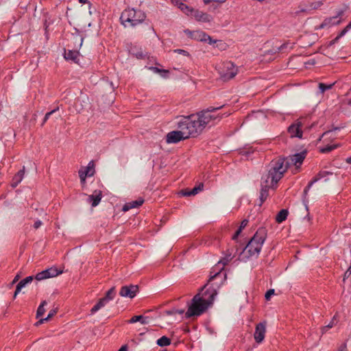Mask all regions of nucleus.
Masks as SVG:
<instances>
[{
  "instance_id": "nucleus-1",
  "label": "nucleus",
  "mask_w": 351,
  "mask_h": 351,
  "mask_svg": "<svg viewBox=\"0 0 351 351\" xmlns=\"http://www.w3.org/2000/svg\"><path fill=\"white\" fill-rule=\"evenodd\" d=\"M306 155V152H301L290 156L286 159L280 158L276 160H272L268 172V178H271V184H277L291 165H293L297 167H300L303 162Z\"/></svg>"
},
{
  "instance_id": "nucleus-2",
  "label": "nucleus",
  "mask_w": 351,
  "mask_h": 351,
  "mask_svg": "<svg viewBox=\"0 0 351 351\" xmlns=\"http://www.w3.org/2000/svg\"><path fill=\"white\" fill-rule=\"evenodd\" d=\"M206 286L205 285L202 289L201 292L196 294L192 299L191 304L185 313L186 318L201 315L213 304L214 297L217 295V291L214 287H212L211 290L207 289L204 291Z\"/></svg>"
},
{
  "instance_id": "nucleus-3",
  "label": "nucleus",
  "mask_w": 351,
  "mask_h": 351,
  "mask_svg": "<svg viewBox=\"0 0 351 351\" xmlns=\"http://www.w3.org/2000/svg\"><path fill=\"white\" fill-rule=\"evenodd\" d=\"M266 237L267 230L265 228H258L253 237L239 253V259L242 261H246L250 257H257L261 252Z\"/></svg>"
},
{
  "instance_id": "nucleus-4",
  "label": "nucleus",
  "mask_w": 351,
  "mask_h": 351,
  "mask_svg": "<svg viewBox=\"0 0 351 351\" xmlns=\"http://www.w3.org/2000/svg\"><path fill=\"white\" fill-rule=\"evenodd\" d=\"M146 19L145 13L141 10L125 9L121 14L120 21L125 27H136Z\"/></svg>"
},
{
  "instance_id": "nucleus-5",
  "label": "nucleus",
  "mask_w": 351,
  "mask_h": 351,
  "mask_svg": "<svg viewBox=\"0 0 351 351\" xmlns=\"http://www.w3.org/2000/svg\"><path fill=\"white\" fill-rule=\"evenodd\" d=\"M234 256H232L231 253L226 254L223 258H222L217 264H216L210 271V278L208 280V283L219 279V283L216 282V286H219L223 283V282L226 279V274L222 272L224 269V267L232 261Z\"/></svg>"
},
{
  "instance_id": "nucleus-6",
  "label": "nucleus",
  "mask_w": 351,
  "mask_h": 351,
  "mask_svg": "<svg viewBox=\"0 0 351 351\" xmlns=\"http://www.w3.org/2000/svg\"><path fill=\"white\" fill-rule=\"evenodd\" d=\"M223 106L219 107H209L206 110H202L199 112H197L196 116L197 117L199 121L202 123V124L206 128L207 125H208L210 122L215 121V120L219 121L223 116L228 117L230 113H224L221 115L219 114H213L216 110L221 108Z\"/></svg>"
},
{
  "instance_id": "nucleus-7",
  "label": "nucleus",
  "mask_w": 351,
  "mask_h": 351,
  "mask_svg": "<svg viewBox=\"0 0 351 351\" xmlns=\"http://www.w3.org/2000/svg\"><path fill=\"white\" fill-rule=\"evenodd\" d=\"M221 78L223 81H228L232 79L238 73V69L232 62H223L219 71Z\"/></svg>"
},
{
  "instance_id": "nucleus-8",
  "label": "nucleus",
  "mask_w": 351,
  "mask_h": 351,
  "mask_svg": "<svg viewBox=\"0 0 351 351\" xmlns=\"http://www.w3.org/2000/svg\"><path fill=\"white\" fill-rule=\"evenodd\" d=\"M178 128L182 130L186 138L195 137L191 120L189 116L184 117L178 122Z\"/></svg>"
},
{
  "instance_id": "nucleus-9",
  "label": "nucleus",
  "mask_w": 351,
  "mask_h": 351,
  "mask_svg": "<svg viewBox=\"0 0 351 351\" xmlns=\"http://www.w3.org/2000/svg\"><path fill=\"white\" fill-rule=\"evenodd\" d=\"M332 172H330V171H319L317 173V175L316 176H315L311 180V181L309 182V183L308 184L306 187L304 189V193H303L304 201L306 198V196L308 195V192L309 189H311V187L313 186V184L314 183L317 182V181H319V180H320L322 179H324V181H327L328 180V176H330V175H332Z\"/></svg>"
},
{
  "instance_id": "nucleus-10",
  "label": "nucleus",
  "mask_w": 351,
  "mask_h": 351,
  "mask_svg": "<svg viewBox=\"0 0 351 351\" xmlns=\"http://www.w3.org/2000/svg\"><path fill=\"white\" fill-rule=\"evenodd\" d=\"M138 291V286L130 285L123 286L119 291V295L123 298H134Z\"/></svg>"
},
{
  "instance_id": "nucleus-11",
  "label": "nucleus",
  "mask_w": 351,
  "mask_h": 351,
  "mask_svg": "<svg viewBox=\"0 0 351 351\" xmlns=\"http://www.w3.org/2000/svg\"><path fill=\"white\" fill-rule=\"evenodd\" d=\"M303 124L300 120H297L292 123L287 129L288 133L291 138L298 137L301 138L302 137V127Z\"/></svg>"
},
{
  "instance_id": "nucleus-12",
  "label": "nucleus",
  "mask_w": 351,
  "mask_h": 351,
  "mask_svg": "<svg viewBox=\"0 0 351 351\" xmlns=\"http://www.w3.org/2000/svg\"><path fill=\"white\" fill-rule=\"evenodd\" d=\"M60 274H62V271L58 270V269L56 267H51L38 273L36 275L35 278L37 280H42L49 278L57 276Z\"/></svg>"
},
{
  "instance_id": "nucleus-13",
  "label": "nucleus",
  "mask_w": 351,
  "mask_h": 351,
  "mask_svg": "<svg viewBox=\"0 0 351 351\" xmlns=\"http://www.w3.org/2000/svg\"><path fill=\"white\" fill-rule=\"evenodd\" d=\"M186 139L181 130L169 132L166 136L167 143H177L182 140Z\"/></svg>"
},
{
  "instance_id": "nucleus-14",
  "label": "nucleus",
  "mask_w": 351,
  "mask_h": 351,
  "mask_svg": "<svg viewBox=\"0 0 351 351\" xmlns=\"http://www.w3.org/2000/svg\"><path fill=\"white\" fill-rule=\"evenodd\" d=\"M344 12L345 10H339L337 11L335 16L324 19L321 24V27L324 28L325 27L339 24L341 23V19H339V18H341L343 15Z\"/></svg>"
},
{
  "instance_id": "nucleus-15",
  "label": "nucleus",
  "mask_w": 351,
  "mask_h": 351,
  "mask_svg": "<svg viewBox=\"0 0 351 351\" xmlns=\"http://www.w3.org/2000/svg\"><path fill=\"white\" fill-rule=\"evenodd\" d=\"M266 326L265 323L261 322L256 326L254 337L256 343H261L265 338Z\"/></svg>"
},
{
  "instance_id": "nucleus-16",
  "label": "nucleus",
  "mask_w": 351,
  "mask_h": 351,
  "mask_svg": "<svg viewBox=\"0 0 351 351\" xmlns=\"http://www.w3.org/2000/svg\"><path fill=\"white\" fill-rule=\"evenodd\" d=\"M266 184L265 185H261V189L260 191V204L259 206H261L263 203L266 200L269 195V189L270 186H273L275 184H271V178H267L265 180Z\"/></svg>"
},
{
  "instance_id": "nucleus-17",
  "label": "nucleus",
  "mask_w": 351,
  "mask_h": 351,
  "mask_svg": "<svg viewBox=\"0 0 351 351\" xmlns=\"http://www.w3.org/2000/svg\"><path fill=\"white\" fill-rule=\"evenodd\" d=\"M190 119L191 120V123L193 128V132L195 134V137L199 135L205 127L202 124V123L199 121L197 117L195 114H191L189 116Z\"/></svg>"
},
{
  "instance_id": "nucleus-18",
  "label": "nucleus",
  "mask_w": 351,
  "mask_h": 351,
  "mask_svg": "<svg viewBox=\"0 0 351 351\" xmlns=\"http://www.w3.org/2000/svg\"><path fill=\"white\" fill-rule=\"evenodd\" d=\"M192 16L196 21L202 23H210L213 20L211 15L198 10H194Z\"/></svg>"
},
{
  "instance_id": "nucleus-19",
  "label": "nucleus",
  "mask_w": 351,
  "mask_h": 351,
  "mask_svg": "<svg viewBox=\"0 0 351 351\" xmlns=\"http://www.w3.org/2000/svg\"><path fill=\"white\" fill-rule=\"evenodd\" d=\"M293 43L290 42H285V43L282 44L280 46H276L274 47L272 49L269 51V53L271 54L276 53L279 52H286L287 50H290L293 49Z\"/></svg>"
},
{
  "instance_id": "nucleus-20",
  "label": "nucleus",
  "mask_w": 351,
  "mask_h": 351,
  "mask_svg": "<svg viewBox=\"0 0 351 351\" xmlns=\"http://www.w3.org/2000/svg\"><path fill=\"white\" fill-rule=\"evenodd\" d=\"M102 193L101 191H95L93 195L88 197V201L91 203L92 206H97L101 199Z\"/></svg>"
},
{
  "instance_id": "nucleus-21",
  "label": "nucleus",
  "mask_w": 351,
  "mask_h": 351,
  "mask_svg": "<svg viewBox=\"0 0 351 351\" xmlns=\"http://www.w3.org/2000/svg\"><path fill=\"white\" fill-rule=\"evenodd\" d=\"M143 202H144V200L142 198H138L136 200L128 202L123 206V210L124 212H126L132 208H138L140 206H141L143 204Z\"/></svg>"
},
{
  "instance_id": "nucleus-22",
  "label": "nucleus",
  "mask_w": 351,
  "mask_h": 351,
  "mask_svg": "<svg viewBox=\"0 0 351 351\" xmlns=\"http://www.w3.org/2000/svg\"><path fill=\"white\" fill-rule=\"evenodd\" d=\"M32 280L33 276H28L21 280L16 285V290L14 294V298H16V296L19 294L22 288L25 287V285H27L28 283L32 282Z\"/></svg>"
},
{
  "instance_id": "nucleus-23",
  "label": "nucleus",
  "mask_w": 351,
  "mask_h": 351,
  "mask_svg": "<svg viewBox=\"0 0 351 351\" xmlns=\"http://www.w3.org/2000/svg\"><path fill=\"white\" fill-rule=\"evenodd\" d=\"M203 189V184H199L197 186H195L193 189H185L182 191V194L184 196H191L197 194L199 191Z\"/></svg>"
},
{
  "instance_id": "nucleus-24",
  "label": "nucleus",
  "mask_w": 351,
  "mask_h": 351,
  "mask_svg": "<svg viewBox=\"0 0 351 351\" xmlns=\"http://www.w3.org/2000/svg\"><path fill=\"white\" fill-rule=\"evenodd\" d=\"M25 174V167H23V169L20 170L16 174L14 175L12 179V186L13 187H16L23 180Z\"/></svg>"
},
{
  "instance_id": "nucleus-25",
  "label": "nucleus",
  "mask_w": 351,
  "mask_h": 351,
  "mask_svg": "<svg viewBox=\"0 0 351 351\" xmlns=\"http://www.w3.org/2000/svg\"><path fill=\"white\" fill-rule=\"evenodd\" d=\"M79 52L76 50H68L64 52V58L66 60H71L75 62H77V58L79 56Z\"/></svg>"
},
{
  "instance_id": "nucleus-26",
  "label": "nucleus",
  "mask_w": 351,
  "mask_h": 351,
  "mask_svg": "<svg viewBox=\"0 0 351 351\" xmlns=\"http://www.w3.org/2000/svg\"><path fill=\"white\" fill-rule=\"evenodd\" d=\"M108 302V300L104 297L101 298L99 302L91 308L90 313L91 314H94L97 311H99L102 307L105 306Z\"/></svg>"
},
{
  "instance_id": "nucleus-27",
  "label": "nucleus",
  "mask_w": 351,
  "mask_h": 351,
  "mask_svg": "<svg viewBox=\"0 0 351 351\" xmlns=\"http://www.w3.org/2000/svg\"><path fill=\"white\" fill-rule=\"evenodd\" d=\"M351 29V21L346 25V27L341 31L338 36L330 42V45H334L337 43L340 38L344 36Z\"/></svg>"
},
{
  "instance_id": "nucleus-28",
  "label": "nucleus",
  "mask_w": 351,
  "mask_h": 351,
  "mask_svg": "<svg viewBox=\"0 0 351 351\" xmlns=\"http://www.w3.org/2000/svg\"><path fill=\"white\" fill-rule=\"evenodd\" d=\"M178 7L186 14L192 16L195 10L191 9L187 5L183 3H178V1H176Z\"/></svg>"
},
{
  "instance_id": "nucleus-29",
  "label": "nucleus",
  "mask_w": 351,
  "mask_h": 351,
  "mask_svg": "<svg viewBox=\"0 0 351 351\" xmlns=\"http://www.w3.org/2000/svg\"><path fill=\"white\" fill-rule=\"evenodd\" d=\"M137 322H140L142 324H148L147 317H143V315H135L133 316L129 321L128 323L134 324Z\"/></svg>"
},
{
  "instance_id": "nucleus-30",
  "label": "nucleus",
  "mask_w": 351,
  "mask_h": 351,
  "mask_svg": "<svg viewBox=\"0 0 351 351\" xmlns=\"http://www.w3.org/2000/svg\"><path fill=\"white\" fill-rule=\"evenodd\" d=\"M288 213H289V212L287 209L280 210V211L276 215V221L278 223H282L287 219V217L288 216Z\"/></svg>"
},
{
  "instance_id": "nucleus-31",
  "label": "nucleus",
  "mask_w": 351,
  "mask_h": 351,
  "mask_svg": "<svg viewBox=\"0 0 351 351\" xmlns=\"http://www.w3.org/2000/svg\"><path fill=\"white\" fill-rule=\"evenodd\" d=\"M171 341L169 338L166 336H162L157 340V345L160 347L167 346L171 344Z\"/></svg>"
},
{
  "instance_id": "nucleus-32",
  "label": "nucleus",
  "mask_w": 351,
  "mask_h": 351,
  "mask_svg": "<svg viewBox=\"0 0 351 351\" xmlns=\"http://www.w3.org/2000/svg\"><path fill=\"white\" fill-rule=\"evenodd\" d=\"M248 223V220L247 219H243L241 223V225H240V227L239 228V229L236 231V232L234 233V234L232 236V239L233 240H236L237 239V237H239V235L240 234V233L241 232L242 230L247 225Z\"/></svg>"
},
{
  "instance_id": "nucleus-33",
  "label": "nucleus",
  "mask_w": 351,
  "mask_h": 351,
  "mask_svg": "<svg viewBox=\"0 0 351 351\" xmlns=\"http://www.w3.org/2000/svg\"><path fill=\"white\" fill-rule=\"evenodd\" d=\"M335 85V83H332L330 84H326L324 83H319L318 87L320 91V93L323 94L326 90L331 89L333 86Z\"/></svg>"
},
{
  "instance_id": "nucleus-34",
  "label": "nucleus",
  "mask_w": 351,
  "mask_h": 351,
  "mask_svg": "<svg viewBox=\"0 0 351 351\" xmlns=\"http://www.w3.org/2000/svg\"><path fill=\"white\" fill-rule=\"evenodd\" d=\"M339 147L338 144H332V145H328L324 147L320 148V152L323 154L328 153L331 152L332 150L337 148Z\"/></svg>"
},
{
  "instance_id": "nucleus-35",
  "label": "nucleus",
  "mask_w": 351,
  "mask_h": 351,
  "mask_svg": "<svg viewBox=\"0 0 351 351\" xmlns=\"http://www.w3.org/2000/svg\"><path fill=\"white\" fill-rule=\"evenodd\" d=\"M47 304V302L43 301L41 304L39 305L37 311H36V317H40L43 315L45 312V306Z\"/></svg>"
},
{
  "instance_id": "nucleus-36",
  "label": "nucleus",
  "mask_w": 351,
  "mask_h": 351,
  "mask_svg": "<svg viewBox=\"0 0 351 351\" xmlns=\"http://www.w3.org/2000/svg\"><path fill=\"white\" fill-rule=\"evenodd\" d=\"M116 295V291L114 287H112L106 293V295L104 296L108 301H110L114 299Z\"/></svg>"
},
{
  "instance_id": "nucleus-37",
  "label": "nucleus",
  "mask_w": 351,
  "mask_h": 351,
  "mask_svg": "<svg viewBox=\"0 0 351 351\" xmlns=\"http://www.w3.org/2000/svg\"><path fill=\"white\" fill-rule=\"evenodd\" d=\"M57 311L55 309H52L50 311V312L49 313L47 317H45V319H40L37 323H36V325H38V324H43L45 321H47L49 320L50 318H51L52 317H53L56 314Z\"/></svg>"
},
{
  "instance_id": "nucleus-38",
  "label": "nucleus",
  "mask_w": 351,
  "mask_h": 351,
  "mask_svg": "<svg viewBox=\"0 0 351 351\" xmlns=\"http://www.w3.org/2000/svg\"><path fill=\"white\" fill-rule=\"evenodd\" d=\"M165 313L167 315H175V314L182 315L184 313V310H183V309L179 310V309L173 308L171 310L167 311Z\"/></svg>"
},
{
  "instance_id": "nucleus-39",
  "label": "nucleus",
  "mask_w": 351,
  "mask_h": 351,
  "mask_svg": "<svg viewBox=\"0 0 351 351\" xmlns=\"http://www.w3.org/2000/svg\"><path fill=\"white\" fill-rule=\"evenodd\" d=\"M323 4H324V1H318L311 2L310 3L309 6L313 10H317L319 8H320Z\"/></svg>"
},
{
  "instance_id": "nucleus-40",
  "label": "nucleus",
  "mask_w": 351,
  "mask_h": 351,
  "mask_svg": "<svg viewBox=\"0 0 351 351\" xmlns=\"http://www.w3.org/2000/svg\"><path fill=\"white\" fill-rule=\"evenodd\" d=\"M59 110V108H58V107H57L56 109H54V110H51V111H50V112H47V113L45 114V117H44V119H43V123H42V124H41V125H44V124L47 121V120L49 119L50 116H51L52 114H53L55 112H56L57 110Z\"/></svg>"
},
{
  "instance_id": "nucleus-41",
  "label": "nucleus",
  "mask_w": 351,
  "mask_h": 351,
  "mask_svg": "<svg viewBox=\"0 0 351 351\" xmlns=\"http://www.w3.org/2000/svg\"><path fill=\"white\" fill-rule=\"evenodd\" d=\"M80 178L82 181H85L87 176H92L93 173L84 172V171H79Z\"/></svg>"
},
{
  "instance_id": "nucleus-42",
  "label": "nucleus",
  "mask_w": 351,
  "mask_h": 351,
  "mask_svg": "<svg viewBox=\"0 0 351 351\" xmlns=\"http://www.w3.org/2000/svg\"><path fill=\"white\" fill-rule=\"evenodd\" d=\"M335 318V317H333L332 320L328 325H326L322 328V333L326 332L328 329L333 327Z\"/></svg>"
},
{
  "instance_id": "nucleus-43",
  "label": "nucleus",
  "mask_w": 351,
  "mask_h": 351,
  "mask_svg": "<svg viewBox=\"0 0 351 351\" xmlns=\"http://www.w3.org/2000/svg\"><path fill=\"white\" fill-rule=\"evenodd\" d=\"M94 165L93 162H90L86 167V169L84 170V172H88V173H93V175L94 174V169H93Z\"/></svg>"
},
{
  "instance_id": "nucleus-44",
  "label": "nucleus",
  "mask_w": 351,
  "mask_h": 351,
  "mask_svg": "<svg viewBox=\"0 0 351 351\" xmlns=\"http://www.w3.org/2000/svg\"><path fill=\"white\" fill-rule=\"evenodd\" d=\"M174 52L180 53V54H182V55L185 56H189V53L187 51H185L184 49H175Z\"/></svg>"
},
{
  "instance_id": "nucleus-45",
  "label": "nucleus",
  "mask_w": 351,
  "mask_h": 351,
  "mask_svg": "<svg viewBox=\"0 0 351 351\" xmlns=\"http://www.w3.org/2000/svg\"><path fill=\"white\" fill-rule=\"evenodd\" d=\"M274 289H269V291H267L266 292V293H265V299H266L267 300H269L270 299L271 296L272 295H274Z\"/></svg>"
},
{
  "instance_id": "nucleus-46",
  "label": "nucleus",
  "mask_w": 351,
  "mask_h": 351,
  "mask_svg": "<svg viewBox=\"0 0 351 351\" xmlns=\"http://www.w3.org/2000/svg\"><path fill=\"white\" fill-rule=\"evenodd\" d=\"M152 69L153 71H154L155 72H157V73H168L169 71L167 70H164V69H160L157 67H152Z\"/></svg>"
},
{
  "instance_id": "nucleus-47",
  "label": "nucleus",
  "mask_w": 351,
  "mask_h": 351,
  "mask_svg": "<svg viewBox=\"0 0 351 351\" xmlns=\"http://www.w3.org/2000/svg\"><path fill=\"white\" fill-rule=\"evenodd\" d=\"M201 34H202L201 40H202V41L207 42L208 38H210V36L206 33L202 32Z\"/></svg>"
},
{
  "instance_id": "nucleus-48",
  "label": "nucleus",
  "mask_w": 351,
  "mask_h": 351,
  "mask_svg": "<svg viewBox=\"0 0 351 351\" xmlns=\"http://www.w3.org/2000/svg\"><path fill=\"white\" fill-rule=\"evenodd\" d=\"M41 225H42V222H41V221H40V220H37V221H35V223H34V228L35 229H38V228H39L41 226Z\"/></svg>"
},
{
  "instance_id": "nucleus-49",
  "label": "nucleus",
  "mask_w": 351,
  "mask_h": 351,
  "mask_svg": "<svg viewBox=\"0 0 351 351\" xmlns=\"http://www.w3.org/2000/svg\"><path fill=\"white\" fill-rule=\"evenodd\" d=\"M351 274V266L347 269L344 274V278H348Z\"/></svg>"
},
{
  "instance_id": "nucleus-50",
  "label": "nucleus",
  "mask_w": 351,
  "mask_h": 351,
  "mask_svg": "<svg viewBox=\"0 0 351 351\" xmlns=\"http://www.w3.org/2000/svg\"><path fill=\"white\" fill-rule=\"evenodd\" d=\"M339 351H346V345L344 343L341 345L339 348Z\"/></svg>"
},
{
  "instance_id": "nucleus-51",
  "label": "nucleus",
  "mask_w": 351,
  "mask_h": 351,
  "mask_svg": "<svg viewBox=\"0 0 351 351\" xmlns=\"http://www.w3.org/2000/svg\"><path fill=\"white\" fill-rule=\"evenodd\" d=\"M128 347L126 345H124L121 347V348L118 351H127Z\"/></svg>"
},
{
  "instance_id": "nucleus-52",
  "label": "nucleus",
  "mask_w": 351,
  "mask_h": 351,
  "mask_svg": "<svg viewBox=\"0 0 351 351\" xmlns=\"http://www.w3.org/2000/svg\"><path fill=\"white\" fill-rule=\"evenodd\" d=\"M19 277H20V276H19V274H18V275H16V276H15V278H14V280H12V284H14L16 281H18V280H19Z\"/></svg>"
},
{
  "instance_id": "nucleus-53",
  "label": "nucleus",
  "mask_w": 351,
  "mask_h": 351,
  "mask_svg": "<svg viewBox=\"0 0 351 351\" xmlns=\"http://www.w3.org/2000/svg\"><path fill=\"white\" fill-rule=\"evenodd\" d=\"M208 42L209 43V44H213L215 43L216 40H213L212 38L210 36V38H208Z\"/></svg>"
},
{
  "instance_id": "nucleus-54",
  "label": "nucleus",
  "mask_w": 351,
  "mask_h": 351,
  "mask_svg": "<svg viewBox=\"0 0 351 351\" xmlns=\"http://www.w3.org/2000/svg\"><path fill=\"white\" fill-rule=\"evenodd\" d=\"M226 1L227 0H213V2H217V3H222L226 2Z\"/></svg>"
},
{
  "instance_id": "nucleus-55",
  "label": "nucleus",
  "mask_w": 351,
  "mask_h": 351,
  "mask_svg": "<svg viewBox=\"0 0 351 351\" xmlns=\"http://www.w3.org/2000/svg\"><path fill=\"white\" fill-rule=\"evenodd\" d=\"M205 4H208L210 2H213V0H202Z\"/></svg>"
},
{
  "instance_id": "nucleus-56",
  "label": "nucleus",
  "mask_w": 351,
  "mask_h": 351,
  "mask_svg": "<svg viewBox=\"0 0 351 351\" xmlns=\"http://www.w3.org/2000/svg\"><path fill=\"white\" fill-rule=\"evenodd\" d=\"M136 56V57L138 58H143V53L141 52L139 53H137Z\"/></svg>"
},
{
  "instance_id": "nucleus-57",
  "label": "nucleus",
  "mask_w": 351,
  "mask_h": 351,
  "mask_svg": "<svg viewBox=\"0 0 351 351\" xmlns=\"http://www.w3.org/2000/svg\"><path fill=\"white\" fill-rule=\"evenodd\" d=\"M346 162L351 164V156L346 158Z\"/></svg>"
},
{
  "instance_id": "nucleus-58",
  "label": "nucleus",
  "mask_w": 351,
  "mask_h": 351,
  "mask_svg": "<svg viewBox=\"0 0 351 351\" xmlns=\"http://www.w3.org/2000/svg\"><path fill=\"white\" fill-rule=\"evenodd\" d=\"M332 131H333V130H329V131H327V132H324V133L323 134V136L327 135V134H330V132H332Z\"/></svg>"
},
{
  "instance_id": "nucleus-59",
  "label": "nucleus",
  "mask_w": 351,
  "mask_h": 351,
  "mask_svg": "<svg viewBox=\"0 0 351 351\" xmlns=\"http://www.w3.org/2000/svg\"><path fill=\"white\" fill-rule=\"evenodd\" d=\"M79 1L81 3H86L88 2V0H79Z\"/></svg>"
},
{
  "instance_id": "nucleus-60",
  "label": "nucleus",
  "mask_w": 351,
  "mask_h": 351,
  "mask_svg": "<svg viewBox=\"0 0 351 351\" xmlns=\"http://www.w3.org/2000/svg\"><path fill=\"white\" fill-rule=\"evenodd\" d=\"M82 41H83V38H81V43H80V46L82 45Z\"/></svg>"
},
{
  "instance_id": "nucleus-61",
  "label": "nucleus",
  "mask_w": 351,
  "mask_h": 351,
  "mask_svg": "<svg viewBox=\"0 0 351 351\" xmlns=\"http://www.w3.org/2000/svg\"><path fill=\"white\" fill-rule=\"evenodd\" d=\"M339 128H335L333 130H339Z\"/></svg>"
},
{
  "instance_id": "nucleus-62",
  "label": "nucleus",
  "mask_w": 351,
  "mask_h": 351,
  "mask_svg": "<svg viewBox=\"0 0 351 351\" xmlns=\"http://www.w3.org/2000/svg\"><path fill=\"white\" fill-rule=\"evenodd\" d=\"M350 104H351V101H350Z\"/></svg>"
}]
</instances>
